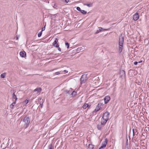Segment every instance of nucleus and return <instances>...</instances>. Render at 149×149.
<instances>
[{"mask_svg": "<svg viewBox=\"0 0 149 149\" xmlns=\"http://www.w3.org/2000/svg\"><path fill=\"white\" fill-rule=\"evenodd\" d=\"M109 114L110 113L108 111H106L103 114V116L102 117V119L108 120L109 119Z\"/></svg>", "mask_w": 149, "mask_h": 149, "instance_id": "4", "label": "nucleus"}, {"mask_svg": "<svg viewBox=\"0 0 149 149\" xmlns=\"http://www.w3.org/2000/svg\"><path fill=\"white\" fill-rule=\"evenodd\" d=\"M135 131H136L135 132H134V129L132 130L133 136L136 133H137V134H138V132H137V131L136 130H135Z\"/></svg>", "mask_w": 149, "mask_h": 149, "instance_id": "24", "label": "nucleus"}, {"mask_svg": "<svg viewBox=\"0 0 149 149\" xmlns=\"http://www.w3.org/2000/svg\"><path fill=\"white\" fill-rule=\"evenodd\" d=\"M65 92H66V93H68L69 94H70V93H69V91H65Z\"/></svg>", "mask_w": 149, "mask_h": 149, "instance_id": "30", "label": "nucleus"}, {"mask_svg": "<svg viewBox=\"0 0 149 149\" xmlns=\"http://www.w3.org/2000/svg\"><path fill=\"white\" fill-rule=\"evenodd\" d=\"M104 148L102 146H101V147L99 149H104Z\"/></svg>", "mask_w": 149, "mask_h": 149, "instance_id": "34", "label": "nucleus"}, {"mask_svg": "<svg viewBox=\"0 0 149 149\" xmlns=\"http://www.w3.org/2000/svg\"><path fill=\"white\" fill-rule=\"evenodd\" d=\"M29 102V100H25L24 102H23V103L24 104H27Z\"/></svg>", "mask_w": 149, "mask_h": 149, "instance_id": "25", "label": "nucleus"}, {"mask_svg": "<svg viewBox=\"0 0 149 149\" xmlns=\"http://www.w3.org/2000/svg\"><path fill=\"white\" fill-rule=\"evenodd\" d=\"M65 45L67 46V48H68L69 47V44L68 42L65 43Z\"/></svg>", "mask_w": 149, "mask_h": 149, "instance_id": "27", "label": "nucleus"}, {"mask_svg": "<svg viewBox=\"0 0 149 149\" xmlns=\"http://www.w3.org/2000/svg\"><path fill=\"white\" fill-rule=\"evenodd\" d=\"M63 72H64V73H67L68 72V71L65 70H64Z\"/></svg>", "mask_w": 149, "mask_h": 149, "instance_id": "32", "label": "nucleus"}, {"mask_svg": "<svg viewBox=\"0 0 149 149\" xmlns=\"http://www.w3.org/2000/svg\"><path fill=\"white\" fill-rule=\"evenodd\" d=\"M58 42V39L57 38H55V41L53 43V45H55L56 44H57V42Z\"/></svg>", "mask_w": 149, "mask_h": 149, "instance_id": "22", "label": "nucleus"}, {"mask_svg": "<svg viewBox=\"0 0 149 149\" xmlns=\"http://www.w3.org/2000/svg\"><path fill=\"white\" fill-rule=\"evenodd\" d=\"M42 34V31H41L39 33L38 35V37H40Z\"/></svg>", "mask_w": 149, "mask_h": 149, "instance_id": "26", "label": "nucleus"}, {"mask_svg": "<svg viewBox=\"0 0 149 149\" xmlns=\"http://www.w3.org/2000/svg\"><path fill=\"white\" fill-rule=\"evenodd\" d=\"M142 62V61H139V62L138 63H141Z\"/></svg>", "mask_w": 149, "mask_h": 149, "instance_id": "40", "label": "nucleus"}, {"mask_svg": "<svg viewBox=\"0 0 149 149\" xmlns=\"http://www.w3.org/2000/svg\"><path fill=\"white\" fill-rule=\"evenodd\" d=\"M76 95V92L75 91H73V92L71 94V95L72 97H74L75 96V95Z\"/></svg>", "mask_w": 149, "mask_h": 149, "instance_id": "19", "label": "nucleus"}, {"mask_svg": "<svg viewBox=\"0 0 149 149\" xmlns=\"http://www.w3.org/2000/svg\"><path fill=\"white\" fill-rule=\"evenodd\" d=\"M65 2L66 3H67L69 1V0H65Z\"/></svg>", "mask_w": 149, "mask_h": 149, "instance_id": "35", "label": "nucleus"}, {"mask_svg": "<svg viewBox=\"0 0 149 149\" xmlns=\"http://www.w3.org/2000/svg\"><path fill=\"white\" fill-rule=\"evenodd\" d=\"M87 79V78L86 75H82L80 79V83L81 84L85 83Z\"/></svg>", "mask_w": 149, "mask_h": 149, "instance_id": "3", "label": "nucleus"}, {"mask_svg": "<svg viewBox=\"0 0 149 149\" xmlns=\"http://www.w3.org/2000/svg\"><path fill=\"white\" fill-rule=\"evenodd\" d=\"M77 9L81 13L83 14H85L86 13V11L84 10H81L80 8L79 7H77Z\"/></svg>", "mask_w": 149, "mask_h": 149, "instance_id": "8", "label": "nucleus"}, {"mask_svg": "<svg viewBox=\"0 0 149 149\" xmlns=\"http://www.w3.org/2000/svg\"><path fill=\"white\" fill-rule=\"evenodd\" d=\"M102 104L100 103V104H98L97 106H96L95 109L94 111H93L94 112L95 111H98L100 109V108H101V107H100V106L102 105Z\"/></svg>", "mask_w": 149, "mask_h": 149, "instance_id": "7", "label": "nucleus"}, {"mask_svg": "<svg viewBox=\"0 0 149 149\" xmlns=\"http://www.w3.org/2000/svg\"><path fill=\"white\" fill-rule=\"evenodd\" d=\"M30 118L29 117L26 116L24 118L22 121L20 123V124H21V123H24V126L23 127L26 129L29 125L30 123Z\"/></svg>", "mask_w": 149, "mask_h": 149, "instance_id": "1", "label": "nucleus"}, {"mask_svg": "<svg viewBox=\"0 0 149 149\" xmlns=\"http://www.w3.org/2000/svg\"><path fill=\"white\" fill-rule=\"evenodd\" d=\"M99 29L97 30L95 33V34H97L100 32L102 31V27H100L99 28Z\"/></svg>", "mask_w": 149, "mask_h": 149, "instance_id": "16", "label": "nucleus"}, {"mask_svg": "<svg viewBox=\"0 0 149 149\" xmlns=\"http://www.w3.org/2000/svg\"><path fill=\"white\" fill-rule=\"evenodd\" d=\"M102 125L101 124H100L97 125V128L98 130H101L102 127Z\"/></svg>", "mask_w": 149, "mask_h": 149, "instance_id": "18", "label": "nucleus"}, {"mask_svg": "<svg viewBox=\"0 0 149 149\" xmlns=\"http://www.w3.org/2000/svg\"><path fill=\"white\" fill-rule=\"evenodd\" d=\"M49 149H54V146L52 144H51L48 146Z\"/></svg>", "mask_w": 149, "mask_h": 149, "instance_id": "21", "label": "nucleus"}, {"mask_svg": "<svg viewBox=\"0 0 149 149\" xmlns=\"http://www.w3.org/2000/svg\"><path fill=\"white\" fill-rule=\"evenodd\" d=\"M108 120L102 118L101 124V125H104L106 123Z\"/></svg>", "mask_w": 149, "mask_h": 149, "instance_id": "13", "label": "nucleus"}, {"mask_svg": "<svg viewBox=\"0 0 149 149\" xmlns=\"http://www.w3.org/2000/svg\"><path fill=\"white\" fill-rule=\"evenodd\" d=\"M40 106L42 108V105H43L42 103L41 104L40 103Z\"/></svg>", "mask_w": 149, "mask_h": 149, "instance_id": "37", "label": "nucleus"}, {"mask_svg": "<svg viewBox=\"0 0 149 149\" xmlns=\"http://www.w3.org/2000/svg\"><path fill=\"white\" fill-rule=\"evenodd\" d=\"M107 139H105V140L104 142L102 143V146L104 148L106 145V144H107Z\"/></svg>", "mask_w": 149, "mask_h": 149, "instance_id": "12", "label": "nucleus"}, {"mask_svg": "<svg viewBox=\"0 0 149 149\" xmlns=\"http://www.w3.org/2000/svg\"><path fill=\"white\" fill-rule=\"evenodd\" d=\"M90 106L91 105H89L85 103L83 105V107L84 109H86L87 107H88V108H89Z\"/></svg>", "mask_w": 149, "mask_h": 149, "instance_id": "14", "label": "nucleus"}, {"mask_svg": "<svg viewBox=\"0 0 149 149\" xmlns=\"http://www.w3.org/2000/svg\"><path fill=\"white\" fill-rule=\"evenodd\" d=\"M110 99V97L108 96H106L104 98V101L105 104H107Z\"/></svg>", "mask_w": 149, "mask_h": 149, "instance_id": "9", "label": "nucleus"}, {"mask_svg": "<svg viewBox=\"0 0 149 149\" xmlns=\"http://www.w3.org/2000/svg\"><path fill=\"white\" fill-rule=\"evenodd\" d=\"M6 73H4L3 74H2L1 75V77L2 78H4L6 76Z\"/></svg>", "mask_w": 149, "mask_h": 149, "instance_id": "23", "label": "nucleus"}, {"mask_svg": "<svg viewBox=\"0 0 149 149\" xmlns=\"http://www.w3.org/2000/svg\"><path fill=\"white\" fill-rule=\"evenodd\" d=\"M45 26H44V28H43L42 29V31H44L45 30Z\"/></svg>", "mask_w": 149, "mask_h": 149, "instance_id": "36", "label": "nucleus"}, {"mask_svg": "<svg viewBox=\"0 0 149 149\" xmlns=\"http://www.w3.org/2000/svg\"><path fill=\"white\" fill-rule=\"evenodd\" d=\"M16 102L15 101L13 102L10 105V107L11 109H13L14 107V106H15V104Z\"/></svg>", "mask_w": 149, "mask_h": 149, "instance_id": "17", "label": "nucleus"}, {"mask_svg": "<svg viewBox=\"0 0 149 149\" xmlns=\"http://www.w3.org/2000/svg\"><path fill=\"white\" fill-rule=\"evenodd\" d=\"M54 47H59V45L58 44H56L55 45H53Z\"/></svg>", "mask_w": 149, "mask_h": 149, "instance_id": "29", "label": "nucleus"}, {"mask_svg": "<svg viewBox=\"0 0 149 149\" xmlns=\"http://www.w3.org/2000/svg\"><path fill=\"white\" fill-rule=\"evenodd\" d=\"M139 17V15L138 13H136L133 16V19L134 20L136 21L138 19Z\"/></svg>", "mask_w": 149, "mask_h": 149, "instance_id": "6", "label": "nucleus"}, {"mask_svg": "<svg viewBox=\"0 0 149 149\" xmlns=\"http://www.w3.org/2000/svg\"><path fill=\"white\" fill-rule=\"evenodd\" d=\"M10 92L11 93H13L12 94V98L13 99H15V102H16V101H17V96L15 94V91L14 90H13V91H11Z\"/></svg>", "mask_w": 149, "mask_h": 149, "instance_id": "5", "label": "nucleus"}, {"mask_svg": "<svg viewBox=\"0 0 149 149\" xmlns=\"http://www.w3.org/2000/svg\"><path fill=\"white\" fill-rule=\"evenodd\" d=\"M124 42V38L122 36L120 37L119 42V50L120 52H121L122 51Z\"/></svg>", "mask_w": 149, "mask_h": 149, "instance_id": "2", "label": "nucleus"}, {"mask_svg": "<svg viewBox=\"0 0 149 149\" xmlns=\"http://www.w3.org/2000/svg\"><path fill=\"white\" fill-rule=\"evenodd\" d=\"M84 5H86L88 7H91L92 6L93 4L92 3H84Z\"/></svg>", "mask_w": 149, "mask_h": 149, "instance_id": "20", "label": "nucleus"}, {"mask_svg": "<svg viewBox=\"0 0 149 149\" xmlns=\"http://www.w3.org/2000/svg\"><path fill=\"white\" fill-rule=\"evenodd\" d=\"M18 38H19L17 36L16 38V39L18 40Z\"/></svg>", "mask_w": 149, "mask_h": 149, "instance_id": "38", "label": "nucleus"}, {"mask_svg": "<svg viewBox=\"0 0 149 149\" xmlns=\"http://www.w3.org/2000/svg\"><path fill=\"white\" fill-rule=\"evenodd\" d=\"M42 91V89L40 88H37L34 89L33 91L34 92H37V93H40Z\"/></svg>", "mask_w": 149, "mask_h": 149, "instance_id": "11", "label": "nucleus"}, {"mask_svg": "<svg viewBox=\"0 0 149 149\" xmlns=\"http://www.w3.org/2000/svg\"><path fill=\"white\" fill-rule=\"evenodd\" d=\"M58 48V50L59 51H61V48L59 47H57Z\"/></svg>", "mask_w": 149, "mask_h": 149, "instance_id": "33", "label": "nucleus"}, {"mask_svg": "<svg viewBox=\"0 0 149 149\" xmlns=\"http://www.w3.org/2000/svg\"><path fill=\"white\" fill-rule=\"evenodd\" d=\"M61 72V71L60 72H56L55 73V74L56 75H57L61 73H62V72Z\"/></svg>", "mask_w": 149, "mask_h": 149, "instance_id": "28", "label": "nucleus"}, {"mask_svg": "<svg viewBox=\"0 0 149 149\" xmlns=\"http://www.w3.org/2000/svg\"><path fill=\"white\" fill-rule=\"evenodd\" d=\"M56 6H57L56 5V4H55L54 5V8H55V7H56Z\"/></svg>", "mask_w": 149, "mask_h": 149, "instance_id": "39", "label": "nucleus"}, {"mask_svg": "<svg viewBox=\"0 0 149 149\" xmlns=\"http://www.w3.org/2000/svg\"><path fill=\"white\" fill-rule=\"evenodd\" d=\"M138 63V62H136V61H135V62H134V64L135 65H136Z\"/></svg>", "mask_w": 149, "mask_h": 149, "instance_id": "31", "label": "nucleus"}, {"mask_svg": "<svg viewBox=\"0 0 149 149\" xmlns=\"http://www.w3.org/2000/svg\"><path fill=\"white\" fill-rule=\"evenodd\" d=\"M94 146L92 144H89L88 147V149H93Z\"/></svg>", "mask_w": 149, "mask_h": 149, "instance_id": "15", "label": "nucleus"}, {"mask_svg": "<svg viewBox=\"0 0 149 149\" xmlns=\"http://www.w3.org/2000/svg\"><path fill=\"white\" fill-rule=\"evenodd\" d=\"M19 54L20 56L22 57L25 58L26 57V53L24 51L20 52Z\"/></svg>", "mask_w": 149, "mask_h": 149, "instance_id": "10", "label": "nucleus"}]
</instances>
